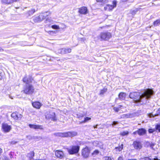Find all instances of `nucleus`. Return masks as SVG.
<instances>
[{
	"label": "nucleus",
	"mask_w": 160,
	"mask_h": 160,
	"mask_svg": "<svg viewBox=\"0 0 160 160\" xmlns=\"http://www.w3.org/2000/svg\"><path fill=\"white\" fill-rule=\"evenodd\" d=\"M154 93L153 90L150 89L145 90L143 93L138 92H131L129 95L130 98L133 99L134 102L138 105L146 104L148 99L150 98Z\"/></svg>",
	"instance_id": "nucleus-1"
},
{
	"label": "nucleus",
	"mask_w": 160,
	"mask_h": 160,
	"mask_svg": "<svg viewBox=\"0 0 160 160\" xmlns=\"http://www.w3.org/2000/svg\"><path fill=\"white\" fill-rule=\"evenodd\" d=\"M33 79L30 76L25 77L23 79V82L27 85L25 87L23 90L24 93L26 94H32L34 91L33 87L29 83L32 82Z\"/></svg>",
	"instance_id": "nucleus-2"
},
{
	"label": "nucleus",
	"mask_w": 160,
	"mask_h": 160,
	"mask_svg": "<svg viewBox=\"0 0 160 160\" xmlns=\"http://www.w3.org/2000/svg\"><path fill=\"white\" fill-rule=\"evenodd\" d=\"M77 133L74 131L68 132L63 133L58 132L56 133V136L62 137H73L76 136Z\"/></svg>",
	"instance_id": "nucleus-3"
},
{
	"label": "nucleus",
	"mask_w": 160,
	"mask_h": 160,
	"mask_svg": "<svg viewBox=\"0 0 160 160\" xmlns=\"http://www.w3.org/2000/svg\"><path fill=\"white\" fill-rule=\"evenodd\" d=\"M79 150V147L78 146H72L68 148V151L70 154H73L78 153Z\"/></svg>",
	"instance_id": "nucleus-4"
},
{
	"label": "nucleus",
	"mask_w": 160,
	"mask_h": 160,
	"mask_svg": "<svg viewBox=\"0 0 160 160\" xmlns=\"http://www.w3.org/2000/svg\"><path fill=\"white\" fill-rule=\"evenodd\" d=\"M90 152V149L88 147H86L82 150V155L83 158H87L88 157Z\"/></svg>",
	"instance_id": "nucleus-5"
},
{
	"label": "nucleus",
	"mask_w": 160,
	"mask_h": 160,
	"mask_svg": "<svg viewBox=\"0 0 160 160\" xmlns=\"http://www.w3.org/2000/svg\"><path fill=\"white\" fill-rule=\"evenodd\" d=\"M117 5V2L116 1H113L112 2V5H110L108 4L104 7V10L109 11H112L113 8L116 7Z\"/></svg>",
	"instance_id": "nucleus-6"
},
{
	"label": "nucleus",
	"mask_w": 160,
	"mask_h": 160,
	"mask_svg": "<svg viewBox=\"0 0 160 160\" xmlns=\"http://www.w3.org/2000/svg\"><path fill=\"white\" fill-rule=\"evenodd\" d=\"M100 37L102 40H107L109 39L112 36L111 33L108 32H103L100 34Z\"/></svg>",
	"instance_id": "nucleus-7"
},
{
	"label": "nucleus",
	"mask_w": 160,
	"mask_h": 160,
	"mask_svg": "<svg viewBox=\"0 0 160 160\" xmlns=\"http://www.w3.org/2000/svg\"><path fill=\"white\" fill-rule=\"evenodd\" d=\"M132 145L134 148L137 150H140L142 148L141 142L139 141H136L133 142Z\"/></svg>",
	"instance_id": "nucleus-8"
},
{
	"label": "nucleus",
	"mask_w": 160,
	"mask_h": 160,
	"mask_svg": "<svg viewBox=\"0 0 160 160\" xmlns=\"http://www.w3.org/2000/svg\"><path fill=\"white\" fill-rule=\"evenodd\" d=\"M45 117L46 118L51 119L53 121H55L57 120V118L54 112L50 113L49 114L46 115Z\"/></svg>",
	"instance_id": "nucleus-9"
},
{
	"label": "nucleus",
	"mask_w": 160,
	"mask_h": 160,
	"mask_svg": "<svg viewBox=\"0 0 160 160\" xmlns=\"http://www.w3.org/2000/svg\"><path fill=\"white\" fill-rule=\"evenodd\" d=\"M2 129L5 132H8L11 129V127L7 123H4L2 125Z\"/></svg>",
	"instance_id": "nucleus-10"
},
{
	"label": "nucleus",
	"mask_w": 160,
	"mask_h": 160,
	"mask_svg": "<svg viewBox=\"0 0 160 160\" xmlns=\"http://www.w3.org/2000/svg\"><path fill=\"white\" fill-rule=\"evenodd\" d=\"M11 116L12 118H13L14 119L18 120L22 118V116L18 112H16L12 113L11 115Z\"/></svg>",
	"instance_id": "nucleus-11"
},
{
	"label": "nucleus",
	"mask_w": 160,
	"mask_h": 160,
	"mask_svg": "<svg viewBox=\"0 0 160 160\" xmlns=\"http://www.w3.org/2000/svg\"><path fill=\"white\" fill-rule=\"evenodd\" d=\"M78 12L82 14H86L88 12V10L87 8L85 7H82L79 8Z\"/></svg>",
	"instance_id": "nucleus-12"
},
{
	"label": "nucleus",
	"mask_w": 160,
	"mask_h": 160,
	"mask_svg": "<svg viewBox=\"0 0 160 160\" xmlns=\"http://www.w3.org/2000/svg\"><path fill=\"white\" fill-rule=\"evenodd\" d=\"M55 154L56 157L61 159L63 158L64 156L63 152L59 150L56 151L55 152Z\"/></svg>",
	"instance_id": "nucleus-13"
},
{
	"label": "nucleus",
	"mask_w": 160,
	"mask_h": 160,
	"mask_svg": "<svg viewBox=\"0 0 160 160\" xmlns=\"http://www.w3.org/2000/svg\"><path fill=\"white\" fill-rule=\"evenodd\" d=\"M71 51V49L70 48H62L60 49L58 52L63 54L70 53Z\"/></svg>",
	"instance_id": "nucleus-14"
},
{
	"label": "nucleus",
	"mask_w": 160,
	"mask_h": 160,
	"mask_svg": "<svg viewBox=\"0 0 160 160\" xmlns=\"http://www.w3.org/2000/svg\"><path fill=\"white\" fill-rule=\"evenodd\" d=\"M29 126L30 128L34 129H43L41 125H35L29 124Z\"/></svg>",
	"instance_id": "nucleus-15"
},
{
	"label": "nucleus",
	"mask_w": 160,
	"mask_h": 160,
	"mask_svg": "<svg viewBox=\"0 0 160 160\" xmlns=\"http://www.w3.org/2000/svg\"><path fill=\"white\" fill-rule=\"evenodd\" d=\"M123 145L122 144L119 146L115 147L113 150L114 153L117 154L118 153V152L121 151L123 149Z\"/></svg>",
	"instance_id": "nucleus-16"
},
{
	"label": "nucleus",
	"mask_w": 160,
	"mask_h": 160,
	"mask_svg": "<svg viewBox=\"0 0 160 160\" xmlns=\"http://www.w3.org/2000/svg\"><path fill=\"white\" fill-rule=\"evenodd\" d=\"M49 12H46L44 13H43L40 14L39 16L41 21H42L48 15Z\"/></svg>",
	"instance_id": "nucleus-17"
},
{
	"label": "nucleus",
	"mask_w": 160,
	"mask_h": 160,
	"mask_svg": "<svg viewBox=\"0 0 160 160\" xmlns=\"http://www.w3.org/2000/svg\"><path fill=\"white\" fill-rule=\"evenodd\" d=\"M32 105L34 107L37 109L39 108L41 106V104L38 102H33Z\"/></svg>",
	"instance_id": "nucleus-18"
},
{
	"label": "nucleus",
	"mask_w": 160,
	"mask_h": 160,
	"mask_svg": "<svg viewBox=\"0 0 160 160\" xmlns=\"http://www.w3.org/2000/svg\"><path fill=\"white\" fill-rule=\"evenodd\" d=\"M146 132V130L143 128H141L138 130V133L139 135L142 136L144 135Z\"/></svg>",
	"instance_id": "nucleus-19"
},
{
	"label": "nucleus",
	"mask_w": 160,
	"mask_h": 160,
	"mask_svg": "<svg viewBox=\"0 0 160 160\" xmlns=\"http://www.w3.org/2000/svg\"><path fill=\"white\" fill-rule=\"evenodd\" d=\"M118 96L120 100H124L125 98L126 93L124 92H121L119 94Z\"/></svg>",
	"instance_id": "nucleus-20"
},
{
	"label": "nucleus",
	"mask_w": 160,
	"mask_h": 160,
	"mask_svg": "<svg viewBox=\"0 0 160 160\" xmlns=\"http://www.w3.org/2000/svg\"><path fill=\"white\" fill-rule=\"evenodd\" d=\"M121 118H132V115L130 114H123L122 115Z\"/></svg>",
	"instance_id": "nucleus-21"
},
{
	"label": "nucleus",
	"mask_w": 160,
	"mask_h": 160,
	"mask_svg": "<svg viewBox=\"0 0 160 160\" xmlns=\"http://www.w3.org/2000/svg\"><path fill=\"white\" fill-rule=\"evenodd\" d=\"M2 3L6 4H10L12 3V0H2Z\"/></svg>",
	"instance_id": "nucleus-22"
},
{
	"label": "nucleus",
	"mask_w": 160,
	"mask_h": 160,
	"mask_svg": "<svg viewBox=\"0 0 160 160\" xmlns=\"http://www.w3.org/2000/svg\"><path fill=\"white\" fill-rule=\"evenodd\" d=\"M160 24V19L157 20L153 22V25L154 26H157Z\"/></svg>",
	"instance_id": "nucleus-23"
},
{
	"label": "nucleus",
	"mask_w": 160,
	"mask_h": 160,
	"mask_svg": "<svg viewBox=\"0 0 160 160\" xmlns=\"http://www.w3.org/2000/svg\"><path fill=\"white\" fill-rule=\"evenodd\" d=\"M35 12V10L34 9H32L28 12V13L29 16L32 15Z\"/></svg>",
	"instance_id": "nucleus-24"
},
{
	"label": "nucleus",
	"mask_w": 160,
	"mask_h": 160,
	"mask_svg": "<svg viewBox=\"0 0 160 160\" xmlns=\"http://www.w3.org/2000/svg\"><path fill=\"white\" fill-rule=\"evenodd\" d=\"M34 155V152H31L29 153L28 154V156L30 158V159L32 158Z\"/></svg>",
	"instance_id": "nucleus-25"
},
{
	"label": "nucleus",
	"mask_w": 160,
	"mask_h": 160,
	"mask_svg": "<svg viewBox=\"0 0 160 160\" xmlns=\"http://www.w3.org/2000/svg\"><path fill=\"white\" fill-rule=\"evenodd\" d=\"M128 133L129 132L128 131L121 132H120V135L122 136H125L127 135L128 134Z\"/></svg>",
	"instance_id": "nucleus-26"
},
{
	"label": "nucleus",
	"mask_w": 160,
	"mask_h": 160,
	"mask_svg": "<svg viewBox=\"0 0 160 160\" xmlns=\"http://www.w3.org/2000/svg\"><path fill=\"white\" fill-rule=\"evenodd\" d=\"M33 20L35 22H38L41 21L40 18H39V16L34 17L33 18Z\"/></svg>",
	"instance_id": "nucleus-27"
},
{
	"label": "nucleus",
	"mask_w": 160,
	"mask_h": 160,
	"mask_svg": "<svg viewBox=\"0 0 160 160\" xmlns=\"http://www.w3.org/2000/svg\"><path fill=\"white\" fill-rule=\"evenodd\" d=\"M99 152L98 150H95L92 153V155L93 157L95 156L99 153Z\"/></svg>",
	"instance_id": "nucleus-28"
},
{
	"label": "nucleus",
	"mask_w": 160,
	"mask_h": 160,
	"mask_svg": "<svg viewBox=\"0 0 160 160\" xmlns=\"http://www.w3.org/2000/svg\"><path fill=\"white\" fill-rule=\"evenodd\" d=\"M91 119V118L88 117H86L84 118V120L82 121L81 123H85L87 122L88 121Z\"/></svg>",
	"instance_id": "nucleus-29"
},
{
	"label": "nucleus",
	"mask_w": 160,
	"mask_h": 160,
	"mask_svg": "<svg viewBox=\"0 0 160 160\" xmlns=\"http://www.w3.org/2000/svg\"><path fill=\"white\" fill-rule=\"evenodd\" d=\"M107 88H104L100 91V94H103L107 92Z\"/></svg>",
	"instance_id": "nucleus-30"
},
{
	"label": "nucleus",
	"mask_w": 160,
	"mask_h": 160,
	"mask_svg": "<svg viewBox=\"0 0 160 160\" xmlns=\"http://www.w3.org/2000/svg\"><path fill=\"white\" fill-rule=\"evenodd\" d=\"M97 2H102L104 3H106L108 2V0H96Z\"/></svg>",
	"instance_id": "nucleus-31"
},
{
	"label": "nucleus",
	"mask_w": 160,
	"mask_h": 160,
	"mask_svg": "<svg viewBox=\"0 0 160 160\" xmlns=\"http://www.w3.org/2000/svg\"><path fill=\"white\" fill-rule=\"evenodd\" d=\"M84 115L83 114L78 113L77 114V117L78 118H81L83 117Z\"/></svg>",
	"instance_id": "nucleus-32"
},
{
	"label": "nucleus",
	"mask_w": 160,
	"mask_h": 160,
	"mask_svg": "<svg viewBox=\"0 0 160 160\" xmlns=\"http://www.w3.org/2000/svg\"><path fill=\"white\" fill-rule=\"evenodd\" d=\"M155 129L158 132H160V124L156 125L155 126Z\"/></svg>",
	"instance_id": "nucleus-33"
},
{
	"label": "nucleus",
	"mask_w": 160,
	"mask_h": 160,
	"mask_svg": "<svg viewBox=\"0 0 160 160\" xmlns=\"http://www.w3.org/2000/svg\"><path fill=\"white\" fill-rule=\"evenodd\" d=\"M52 28L54 29H59V26L57 25H53L52 26Z\"/></svg>",
	"instance_id": "nucleus-34"
},
{
	"label": "nucleus",
	"mask_w": 160,
	"mask_h": 160,
	"mask_svg": "<svg viewBox=\"0 0 160 160\" xmlns=\"http://www.w3.org/2000/svg\"><path fill=\"white\" fill-rule=\"evenodd\" d=\"M121 106H121L120 105H119L118 106L119 108H117V107H114L113 108V110H114L116 112H118V111L119 110V108H120Z\"/></svg>",
	"instance_id": "nucleus-35"
},
{
	"label": "nucleus",
	"mask_w": 160,
	"mask_h": 160,
	"mask_svg": "<svg viewBox=\"0 0 160 160\" xmlns=\"http://www.w3.org/2000/svg\"><path fill=\"white\" fill-rule=\"evenodd\" d=\"M93 144L94 146H99L98 145L99 142L98 141H95L93 142Z\"/></svg>",
	"instance_id": "nucleus-36"
},
{
	"label": "nucleus",
	"mask_w": 160,
	"mask_h": 160,
	"mask_svg": "<svg viewBox=\"0 0 160 160\" xmlns=\"http://www.w3.org/2000/svg\"><path fill=\"white\" fill-rule=\"evenodd\" d=\"M33 138L37 140H39L41 139L42 138L40 136H34Z\"/></svg>",
	"instance_id": "nucleus-37"
},
{
	"label": "nucleus",
	"mask_w": 160,
	"mask_h": 160,
	"mask_svg": "<svg viewBox=\"0 0 160 160\" xmlns=\"http://www.w3.org/2000/svg\"><path fill=\"white\" fill-rule=\"evenodd\" d=\"M157 115H157V113H156V114H153L152 113H150L148 114V116L150 118L153 117H154L156 116Z\"/></svg>",
	"instance_id": "nucleus-38"
},
{
	"label": "nucleus",
	"mask_w": 160,
	"mask_h": 160,
	"mask_svg": "<svg viewBox=\"0 0 160 160\" xmlns=\"http://www.w3.org/2000/svg\"><path fill=\"white\" fill-rule=\"evenodd\" d=\"M52 20L50 19H47L45 21V22L46 23H48V22H52Z\"/></svg>",
	"instance_id": "nucleus-39"
},
{
	"label": "nucleus",
	"mask_w": 160,
	"mask_h": 160,
	"mask_svg": "<svg viewBox=\"0 0 160 160\" xmlns=\"http://www.w3.org/2000/svg\"><path fill=\"white\" fill-rule=\"evenodd\" d=\"M155 130L154 129H149L148 130V132L150 133H152Z\"/></svg>",
	"instance_id": "nucleus-40"
},
{
	"label": "nucleus",
	"mask_w": 160,
	"mask_h": 160,
	"mask_svg": "<svg viewBox=\"0 0 160 160\" xmlns=\"http://www.w3.org/2000/svg\"><path fill=\"white\" fill-rule=\"evenodd\" d=\"M155 158H149L145 157L144 159H145V160H152V159H154Z\"/></svg>",
	"instance_id": "nucleus-41"
},
{
	"label": "nucleus",
	"mask_w": 160,
	"mask_h": 160,
	"mask_svg": "<svg viewBox=\"0 0 160 160\" xmlns=\"http://www.w3.org/2000/svg\"><path fill=\"white\" fill-rule=\"evenodd\" d=\"M18 142L16 141H13L11 142V144H14L17 143Z\"/></svg>",
	"instance_id": "nucleus-42"
},
{
	"label": "nucleus",
	"mask_w": 160,
	"mask_h": 160,
	"mask_svg": "<svg viewBox=\"0 0 160 160\" xmlns=\"http://www.w3.org/2000/svg\"><path fill=\"white\" fill-rule=\"evenodd\" d=\"M157 115L160 114V108L157 111Z\"/></svg>",
	"instance_id": "nucleus-43"
},
{
	"label": "nucleus",
	"mask_w": 160,
	"mask_h": 160,
	"mask_svg": "<svg viewBox=\"0 0 160 160\" xmlns=\"http://www.w3.org/2000/svg\"><path fill=\"white\" fill-rule=\"evenodd\" d=\"M118 123V122L117 121H114L113 122V123L112 124V125H114L116 124H117Z\"/></svg>",
	"instance_id": "nucleus-44"
},
{
	"label": "nucleus",
	"mask_w": 160,
	"mask_h": 160,
	"mask_svg": "<svg viewBox=\"0 0 160 160\" xmlns=\"http://www.w3.org/2000/svg\"><path fill=\"white\" fill-rule=\"evenodd\" d=\"M105 160H111V159L110 157H107L106 158Z\"/></svg>",
	"instance_id": "nucleus-45"
},
{
	"label": "nucleus",
	"mask_w": 160,
	"mask_h": 160,
	"mask_svg": "<svg viewBox=\"0 0 160 160\" xmlns=\"http://www.w3.org/2000/svg\"><path fill=\"white\" fill-rule=\"evenodd\" d=\"M118 160H123V158L122 157H120L118 158Z\"/></svg>",
	"instance_id": "nucleus-46"
},
{
	"label": "nucleus",
	"mask_w": 160,
	"mask_h": 160,
	"mask_svg": "<svg viewBox=\"0 0 160 160\" xmlns=\"http://www.w3.org/2000/svg\"><path fill=\"white\" fill-rule=\"evenodd\" d=\"M9 156H10V157L11 158H12V152H11L10 154H9Z\"/></svg>",
	"instance_id": "nucleus-47"
},
{
	"label": "nucleus",
	"mask_w": 160,
	"mask_h": 160,
	"mask_svg": "<svg viewBox=\"0 0 160 160\" xmlns=\"http://www.w3.org/2000/svg\"><path fill=\"white\" fill-rule=\"evenodd\" d=\"M137 133H138V130L135 131V132H133V134H134V135H135Z\"/></svg>",
	"instance_id": "nucleus-48"
},
{
	"label": "nucleus",
	"mask_w": 160,
	"mask_h": 160,
	"mask_svg": "<svg viewBox=\"0 0 160 160\" xmlns=\"http://www.w3.org/2000/svg\"><path fill=\"white\" fill-rule=\"evenodd\" d=\"M20 0H12V2H16L19 1Z\"/></svg>",
	"instance_id": "nucleus-49"
},
{
	"label": "nucleus",
	"mask_w": 160,
	"mask_h": 160,
	"mask_svg": "<svg viewBox=\"0 0 160 160\" xmlns=\"http://www.w3.org/2000/svg\"><path fill=\"white\" fill-rule=\"evenodd\" d=\"M128 160H137L135 158L132 159H129Z\"/></svg>",
	"instance_id": "nucleus-50"
},
{
	"label": "nucleus",
	"mask_w": 160,
	"mask_h": 160,
	"mask_svg": "<svg viewBox=\"0 0 160 160\" xmlns=\"http://www.w3.org/2000/svg\"><path fill=\"white\" fill-rule=\"evenodd\" d=\"M3 51V49H2L1 48H0V52H2Z\"/></svg>",
	"instance_id": "nucleus-51"
},
{
	"label": "nucleus",
	"mask_w": 160,
	"mask_h": 160,
	"mask_svg": "<svg viewBox=\"0 0 160 160\" xmlns=\"http://www.w3.org/2000/svg\"><path fill=\"white\" fill-rule=\"evenodd\" d=\"M152 160H160L158 159V158H156L153 159H152Z\"/></svg>",
	"instance_id": "nucleus-52"
},
{
	"label": "nucleus",
	"mask_w": 160,
	"mask_h": 160,
	"mask_svg": "<svg viewBox=\"0 0 160 160\" xmlns=\"http://www.w3.org/2000/svg\"><path fill=\"white\" fill-rule=\"evenodd\" d=\"M97 125H95V126H93V127L94 128H97Z\"/></svg>",
	"instance_id": "nucleus-53"
},
{
	"label": "nucleus",
	"mask_w": 160,
	"mask_h": 160,
	"mask_svg": "<svg viewBox=\"0 0 160 160\" xmlns=\"http://www.w3.org/2000/svg\"><path fill=\"white\" fill-rule=\"evenodd\" d=\"M154 145V144H152V145L151 146V147H152Z\"/></svg>",
	"instance_id": "nucleus-54"
},
{
	"label": "nucleus",
	"mask_w": 160,
	"mask_h": 160,
	"mask_svg": "<svg viewBox=\"0 0 160 160\" xmlns=\"http://www.w3.org/2000/svg\"><path fill=\"white\" fill-rule=\"evenodd\" d=\"M27 138H29L30 139V138H31V137L30 136H27Z\"/></svg>",
	"instance_id": "nucleus-55"
},
{
	"label": "nucleus",
	"mask_w": 160,
	"mask_h": 160,
	"mask_svg": "<svg viewBox=\"0 0 160 160\" xmlns=\"http://www.w3.org/2000/svg\"><path fill=\"white\" fill-rule=\"evenodd\" d=\"M6 160H9L8 159H6Z\"/></svg>",
	"instance_id": "nucleus-56"
}]
</instances>
